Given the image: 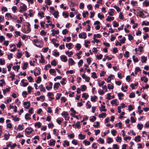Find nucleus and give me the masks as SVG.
<instances>
[{"label":"nucleus","mask_w":149,"mask_h":149,"mask_svg":"<svg viewBox=\"0 0 149 149\" xmlns=\"http://www.w3.org/2000/svg\"><path fill=\"white\" fill-rule=\"evenodd\" d=\"M61 60L64 62H65L67 61V57L65 55H62L60 56Z\"/></svg>","instance_id":"obj_4"},{"label":"nucleus","mask_w":149,"mask_h":149,"mask_svg":"<svg viewBox=\"0 0 149 149\" xmlns=\"http://www.w3.org/2000/svg\"><path fill=\"white\" fill-rule=\"evenodd\" d=\"M10 135V134L9 133L8 134H5L4 135V136L5 139L6 140H8Z\"/></svg>","instance_id":"obj_19"},{"label":"nucleus","mask_w":149,"mask_h":149,"mask_svg":"<svg viewBox=\"0 0 149 149\" xmlns=\"http://www.w3.org/2000/svg\"><path fill=\"white\" fill-rule=\"evenodd\" d=\"M52 34L53 36H54L55 34H58L59 33V31L58 30H55L54 29H52Z\"/></svg>","instance_id":"obj_7"},{"label":"nucleus","mask_w":149,"mask_h":149,"mask_svg":"<svg viewBox=\"0 0 149 149\" xmlns=\"http://www.w3.org/2000/svg\"><path fill=\"white\" fill-rule=\"evenodd\" d=\"M68 32V31L66 29H65L63 30L62 33L64 35L66 34Z\"/></svg>","instance_id":"obj_51"},{"label":"nucleus","mask_w":149,"mask_h":149,"mask_svg":"<svg viewBox=\"0 0 149 149\" xmlns=\"http://www.w3.org/2000/svg\"><path fill=\"white\" fill-rule=\"evenodd\" d=\"M87 88L86 86L85 85H82L81 87V91H84Z\"/></svg>","instance_id":"obj_29"},{"label":"nucleus","mask_w":149,"mask_h":149,"mask_svg":"<svg viewBox=\"0 0 149 149\" xmlns=\"http://www.w3.org/2000/svg\"><path fill=\"white\" fill-rule=\"evenodd\" d=\"M35 126L40 128L41 127V123L39 122L36 123L35 124Z\"/></svg>","instance_id":"obj_40"},{"label":"nucleus","mask_w":149,"mask_h":149,"mask_svg":"<svg viewBox=\"0 0 149 149\" xmlns=\"http://www.w3.org/2000/svg\"><path fill=\"white\" fill-rule=\"evenodd\" d=\"M134 109L133 107L131 105H130L128 106V110L129 111H131Z\"/></svg>","instance_id":"obj_59"},{"label":"nucleus","mask_w":149,"mask_h":149,"mask_svg":"<svg viewBox=\"0 0 149 149\" xmlns=\"http://www.w3.org/2000/svg\"><path fill=\"white\" fill-rule=\"evenodd\" d=\"M114 8L116 9L118 12H119L120 11V8L117 6L114 5Z\"/></svg>","instance_id":"obj_53"},{"label":"nucleus","mask_w":149,"mask_h":149,"mask_svg":"<svg viewBox=\"0 0 149 149\" xmlns=\"http://www.w3.org/2000/svg\"><path fill=\"white\" fill-rule=\"evenodd\" d=\"M89 95L88 94H86V93H83L82 94V97L83 98L84 97L85 99L86 100L88 97Z\"/></svg>","instance_id":"obj_25"},{"label":"nucleus","mask_w":149,"mask_h":149,"mask_svg":"<svg viewBox=\"0 0 149 149\" xmlns=\"http://www.w3.org/2000/svg\"><path fill=\"white\" fill-rule=\"evenodd\" d=\"M5 63V60L4 59L2 60L1 58H0V64L3 65Z\"/></svg>","instance_id":"obj_34"},{"label":"nucleus","mask_w":149,"mask_h":149,"mask_svg":"<svg viewBox=\"0 0 149 149\" xmlns=\"http://www.w3.org/2000/svg\"><path fill=\"white\" fill-rule=\"evenodd\" d=\"M83 61L82 59L80 60L78 63V65L79 67H80L82 65V64L83 63Z\"/></svg>","instance_id":"obj_39"},{"label":"nucleus","mask_w":149,"mask_h":149,"mask_svg":"<svg viewBox=\"0 0 149 149\" xmlns=\"http://www.w3.org/2000/svg\"><path fill=\"white\" fill-rule=\"evenodd\" d=\"M128 36V39L130 40H132L134 38L130 34H129Z\"/></svg>","instance_id":"obj_60"},{"label":"nucleus","mask_w":149,"mask_h":149,"mask_svg":"<svg viewBox=\"0 0 149 149\" xmlns=\"http://www.w3.org/2000/svg\"><path fill=\"white\" fill-rule=\"evenodd\" d=\"M135 96V93L134 92L131 93L129 95V97L130 98H134Z\"/></svg>","instance_id":"obj_45"},{"label":"nucleus","mask_w":149,"mask_h":149,"mask_svg":"<svg viewBox=\"0 0 149 149\" xmlns=\"http://www.w3.org/2000/svg\"><path fill=\"white\" fill-rule=\"evenodd\" d=\"M41 81V78L40 77H38L37 79L36 80V82L38 83L39 84L40 83V82Z\"/></svg>","instance_id":"obj_35"},{"label":"nucleus","mask_w":149,"mask_h":149,"mask_svg":"<svg viewBox=\"0 0 149 149\" xmlns=\"http://www.w3.org/2000/svg\"><path fill=\"white\" fill-rule=\"evenodd\" d=\"M49 49V48L48 47H44L43 48V52L44 53L46 52Z\"/></svg>","instance_id":"obj_61"},{"label":"nucleus","mask_w":149,"mask_h":149,"mask_svg":"<svg viewBox=\"0 0 149 149\" xmlns=\"http://www.w3.org/2000/svg\"><path fill=\"white\" fill-rule=\"evenodd\" d=\"M106 114L105 113H103L101 114H100L99 115V117L100 118H102L103 116H105Z\"/></svg>","instance_id":"obj_36"},{"label":"nucleus","mask_w":149,"mask_h":149,"mask_svg":"<svg viewBox=\"0 0 149 149\" xmlns=\"http://www.w3.org/2000/svg\"><path fill=\"white\" fill-rule=\"evenodd\" d=\"M20 8L22 10L24 11L26 10L27 7L25 4H24L22 6L20 7Z\"/></svg>","instance_id":"obj_12"},{"label":"nucleus","mask_w":149,"mask_h":149,"mask_svg":"<svg viewBox=\"0 0 149 149\" xmlns=\"http://www.w3.org/2000/svg\"><path fill=\"white\" fill-rule=\"evenodd\" d=\"M108 89H113V86L112 85H111L110 84H108Z\"/></svg>","instance_id":"obj_54"},{"label":"nucleus","mask_w":149,"mask_h":149,"mask_svg":"<svg viewBox=\"0 0 149 149\" xmlns=\"http://www.w3.org/2000/svg\"><path fill=\"white\" fill-rule=\"evenodd\" d=\"M49 85L50 86V87L47 86L46 87V88L48 91H49L50 89H51L52 88V86L53 85L52 83V82H50Z\"/></svg>","instance_id":"obj_9"},{"label":"nucleus","mask_w":149,"mask_h":149,"mask_svg":"<svg viewBox=\"0 0 149 149\" xmlns=\"http://www.w3.org/2000/svg\"><path fill=\"white\" fill-rule=\"evenodd\" d=\"M97 16L98 17L101 19L104 18V15H101L100 13H98V14Z\"/></svg>","instance_id":"obj_37"},{"label":"nucleus","mask_w":149,"mask_h":149,"mask_svg":"<svg viewBox=\"0 0 149 149\" xmlns=\"http://www.w3.org/2000/svg\"><path fill=\"white\" fill-rule=\"evenodd\" d=\"M97 98V97L95 95L94 97H92L91 98V100L92 101L95 102L96 101V99Z\"/></svg>","instance_id":"obj_32"},{"label":"nucleus","mask_w":149,"mask_h":149,"mask_svg":"<svg viewBox=\"0 0 149 149\" xmlns=\"http://www.w3.org/2000/svg\"><path fill=\"white\" fill-rule=\"evenodd\" d=\"M143 127V124H138L137 125V127L138 129H139L140 130H141L142 129Z\"/></svg>","instance_id":"obj_23"},{"label":"nucleus","mask_w":149,"mask_h":149,"mask_svg":"<svg viewBox=\"0 0 149 149\" xmlns=\"http://www.w3.org/2000/svg\"><path fill=\"white\" fill-rule=\"evenodd\" d=\"M79 138L81 140H83L85 138V136L82 135L81 134H80L78 136Z\"/></svg>","instance_id":"obj_16"},{"label":"nucleus","mask_w":149,"mask_h":149,"mask_svg":"<svg viewBox=\"0 0 149 149\" xmlns=\"http://www.w3.org/2000/svg\"><path fill=\"white\" fill-rule=\"evenodd\" d=\"M40 74V70L36 68L34 72V74L35 76H36Z\"/></svg>","instance_id":"obj_5"},{"label":"nucleus","mask_w":149,"mask_h":149,"mask_svg":"<svg viewBox=\"0 0 149 149\" xmlns=\"http://www.w3.org/2000/svg\"><path fill=\"white\" fill-rule=\"evenodd\" d=\"M55 141L53 140L52 141H50V142L49 143V145L50 146H54L55 144Z\"/></svg>","instance_id":"obj_28"},{"label":"nucleus","mask_w":149,"mask_h":149,"mask_svg":"<svg viewBox=\"0 0 149 149\" xmlns=\"http://www.w3.org/2000/svg\"><path fill=\"white\" fill-rule=\"evenodd\" d=\"M39 88H40V91H41L45 92L46 90L45 88L43 87L42 84H41L39 86Z\"/></svg>","instance_id":"obj_14"},{"label":"nucleus","mask_w":149,"mask_h":149,"mask_svg":"<svg viewBox=\"0 0 149 149\" xmlns=\"http://www.w3.org/2000/svg\"><path fill=\"white\" fill-rule=\"evenodd\" d=\"M60 85V84L59 82L56 83L54 85V88H58L59 87V86Z\"/></svg>","instance_id":"obj_17"},{"label":"nucleus","mask_w":149,"mask_h":149,"mask_svg":"<svg viewBox=\"0 0 149 149\" xmlns=\"http://www.w3.org/2000/svg\"><path fill=\"white\" fill-rule=\"evenodd\" d=\"M28 63L27 62L24 63L23 64V65L22 67V69L24 70L26 69L28 66Z\"/></svg>","instance_id":"obj_21"},{"label":"nucleus","mask_w":149,"mask_h":149,"mask_svg":"<svg viewBox=\"0 0 149 149\" xmlns=\"http://www.w3.org/2000/svg\"><path fill=\"white\" fill-rule=\"evenodd\" d=\"M41 60L40 61V62L42 63H43L45 62V60L43 56L41 54Z\"/></svg>","instance_id":"obj_50"},{"label":"nucleus","mask_w":149,"mask_h":149,"mask_svg":"<svg viewBox=\"0 0 149 149\" xmlns=\"http://www.w3.org/2000/svg\"><path fill=\"white\" fill-rule=\"evenodd\" d=\"M58 11L55 12L53 13V15L56 18H57L58 15Z\"/></svg>","instance_id":"obj_27"},{"label":"nucleus","mask_w":149,"mask_h":149,"mask_svg":"<svg viewBox=\"0 0 149 149\" xmlns=\"http://www.w3.org/2000/svg\"><path fill=\"white\" fill-rule=\"evenodd\" d=\"M114 10L113 9H111L110 10V11L109 12V14L110 16H113L112 13H113Z\"/></svg>","instance_id":"obj_49"},{"label":"nucleus","mask_w":149,"mask_h":149,"mask_svg":"<svg viewBox=\"0 0 149 149\" xmlns=\"http://www.w3.org/2000/svg\"><path fill=\"white\" fill-rule=\"evenodd\" d=\"M62 116H64V117L68 116L69 114L66 112L63 111L61 113Z\"/></svg>","instance_id":"obj_30"},{"label":"nucleus","mask_w":149,"mask_h":149,"mask_svg":"<svg viewBox=\"0 0 149 149\" xmlns=\"http://www.w3.org/2000/svg\"><path fill=\"white\" fill-rule=\"evenodd\" d=\"M63 15L65 17V18H66L68 17V13L63 12Z\"/></svg>","instance_id":"obj_55"},{"label":"nucleus","mask_w":149,"mask_h":149,"mask_svg":"<svg viewBox=\"0 0 149 149\" xmlns=\"http://www.w3.org/2000/svg\"><path fill=\"white\" fill-rule=\"evenodd\" d=\"M14 47V48L13 49H11L10 50V51L12 52H14L16 49V47L14 45H12L11 46H10V47L12 48V47Z\"/></svg>","instance_id":"obj_26"},{"label":"nucleus","mask_w":149,"mask_h":149,"mask_svg":"<svg viewBox=\"0 0 149 149\" xmlns=\"http://www.w3.org/2000/svg\"><path fill=\"white\" fill-rule=\"evenodd\" d=\"M5 39V37L2 36H0V42H2L3 40Z\"/></svg>","instance_id":"obj_43"},{"label":"nucleus","mask_w":149,"mask_h":149,"mask_svg":"<svg viewBox=\"0 0 149 149\" xmlns=\"http://www.w3.org/2000/svg\"><path fill=\"white\" fill-rule=\"evenodd\" d=\"M28 92L30 93H31V90L32 89V88L31 86H29L28 87Z\"/></svg>","instance_id":"obj_62"},{"label":"nucleus","mask_w":149,"mask_h":149,"mask_svg":"<svg viewBox=\"0 0 149 149\" xmlns=\"http://www.w3.org/2000/svg\"><path fill=\"white\" fill-rule=\"evenodd\" d=\"M69 64L71 65H73L74 63V62L72 58H70L68 61Z\"/></svg>","instance_id":"obj_10"},{"label":"nucleus","mask_w":149,"mask_h":149,"mask_svg":"<svg viewBox=\"0 0 149 149\" xmlns=\"http://www.w3.org/2000/svg\"><path fill=\"white\" fill-rule=\"evenodd\" d=\"M32 131V129L31 127L27 128L25 130V132L28 134L31 133Z\"/></svg>","instance_id":"obj_3"},{"label":"nucleus","mask_w":149,"mask_h":149,"mask_svg":"<svg viewBox=\"0 0 149 149\" xmlns=\"http://www.w3.org/2000/svg\"><path fill=\"white\" fill-rule=\"evenodd\" d=\"M76 47L77 48V50H79L81 48V45L80 44L77 43L76 45Z\"/></svg>","instance_id":"obj_52"},{"label":"nucleus","mask_w":149,"mask_h":149,"mask_svg":"<svg viewBox=\"0 0 149 149\" xmlns=\"http://www.w3.org/2000/svg\"><path fill=\"white\" fill-rule=\"evenodd\" d=\"M13 68L15 70L16 69H17V71L18 72V71L19 70V69L20 68V67L19 65H17L16 66H14L13 67Z\"/></svg>","instance_id":"obj_33"},{"label":"nucleus","mask_w":149,"mask_h":149,"mask_svg":"<svg viewBox=\"0 0 149 149\" xmlns=\"http://www.w3.org/2000/svg\"><path fill=\"white\" fill-rule=\"evenodd\" d=\"M27 79L29 80V82H31L33 81V79L31 76L28 77L27 78Z\"/></svg>","instance_id":"obj_56"},{"label":"nucleus","mask_w":149,"mask_h":149,"mask_svg":"<svg viewBox=\"0 0 149 149\" xmlns=\"http://www.w3.org/2000/svg\"><path fill=\"white\" fill-rule=\"evenodd\" d=\"M79 38H81L86 39V33L84 32H83L82 33H81L79 35Z\"/></svg>","instance_id":"obj_2"},{"label":"nucleus","mask_w":149,"mask_h":149,"mask_svg":"<svg viewBox=\"0 0 149 149\" xmlns=\"http://www.w3.org/2000/svg\"><path fill=\"white\" fill-rule=\"evenodd\" d=\"M72 45V44L71 43H66V46L68 48V49H70L71 48Z\"/></svg>","instance_id":"obj_20"},{"label":"nucleus","mask_w":149,"mask_h":149,"mask_svg":"<svg viewBox=\"0 0 149 149\" xmlns=\"http://www.w3.org/2000/svg\"><path fill=\"white\" fill-rule=\"evenodd\" d=\"M147 57L145 56H142L141 57V61L142 63H146L147 61Z\"/></svg>","instance_id":"obj_11"},{"label":"nucleus","mask_w":149,"mask_h":149,"mask_svg":"<svg viewBox=\"0 0 149 149\" xmlns=\"http://www.w3.org/2000/svg\"><path fill=\"white\" fill-rule=\"evenodd\" d=\"M149 25V22H147L146 23L145 21H143V22L142 25H145L146 26H147Z\"/></svg>","instance_id":"obj_57"},{"label":"nucleus","mask_w":149,"mask_h":149,"mask_svg":"<svg viewBox=\"0 0 149 149\" xmlns=\"http://www.w3.org/2000/svg\"><path fill=\"white\" fill-rule=\"evenodd\" d=\"M140 138L141 136L139 135H138L137 136H135L134 139V141H135L137 142H139L141 140L140 139Z\"/></svg>","instance_id":"obj_8"},{"label":"nucleus","mask_w":149,"mask_h":149,"mask_svg":"<svg viewBox=\"0 0 149 149\" xmlns=\"http://www.w3.org/2000/svg\"><path fill=\"white\" fill-rule=\"evenodd\" d=\"M114 76L113 75L111 74L109 76L107 79V82L108 83H109L111 82V77H113Z\"/></svg>","instance_id":"obj_18"},{"label":"nucleus","mask_w":149,"mask_h":149,"mask_svg":"<svg viewBox=\"0 0 149 149\" xmlns=\"http://www.w3.org/2000/svg\"><path fill=\"white\" fill-rule=\"evenodd\" d=\"M31 116V115L28 113H26L25 116V119L26 120H29L31 119V118L29 116Z\"/></svg>","instance_id":"obj_13"},{"label":"nucleus","mask_w":149,"mask_h":149,"mask_svg":"<svg viewBox=\"0 0 149 149\" xmlns=\"http://www.w3.org/2000/svg\"><path fill=\"white\" fill-rule=\"evenodd\" d=\"M138 13L139 14V16L142 18H145L146 17V16L144 15V14L142 11H139Z\"/></svg>","instance_id":"obj_15"},{"label":"nucleus","mask_w":149,"mask_h":149,"mask_svg":"<svg viewBox=\"0 0 149 149\" xmlns=\"http://www.w3.org/2000/svg\"><path fill=\"white\" fill-rule=\"evenodd\" d=\"M141 81H144L145 83H146L148 81L147 78L145 76H143L141 77Z\"/></svg>","instance_id":"obj_6"},{"label":"nucleus","mask_w":149,"mask_h":149,"mask_svg":"<svg viewBox=\"0 0 149 149\" xmlns=\"http://www.w3.org/2000/svg\"><path fill=\"white\" fill-rule=\"evenodd\" d=\"M101 37V35L99 34H95L94 35V38H100Z\"/></svg>","instance_id":"obj_47"},{"label":"nucleus","mask_w":149,"mask_h":149,"mask_svg":"<svg viewBox=\"0 0 149 149\" xmlns=\"http://www.w3.org/2000/svg\"><path fill=\"white\" fill-rule=\"evenodd\" d=\"M107 139L108 141H107V142L109 144L110 143L113 141V139L109 137Z\"/></svg>","instance_id":"obj_48"},{"label":"nucleus","mask_w":149,"mask_h":149,"mask_svg":"<svg viewBox=\"0 0 149 149\" xmlns=\"http://www.w3.org/2000/svg\"><path fill=\"white\" fill-rule=\"evenodd\" d=\"M83 142L84 143L85 145H89L90 144V142L86 140H84Z\"/></svg>","instance_id":"obj_31"},{"label":"nucleus","mask_w":149,"mask_h":149,"mask_svg":"<svg viewBox=\"0 0 149 149\" xmlns=\"http://www.w3.org/2000/svg\"><path fill=\"white\" fill-rule=\"evenodd\" d=\"M72 143L75 145H77L78 144L77 141L74 139L72 140Z\"/></svg>","instance_id":"obj_64"},{"label":"nucleus","mask_w":149,"mask_h":149,"mask_svg":"<svg viewBox=\"0 0 149 149\" xmlns=\"http://www.w3.org/2000/svg\"><path fill=\"white\" fill-rule=\"evenodd\" d=\"M51 64L52 65L55 66L56 65V62L55 60L54 59L53 61L51 62Z\"/></svg>","instance_id":"obj_46"},{"label":"nucleus","mask_w":149,"mask_h":149,"mask_svg":"<svg viewBox=\"0 0 149 149\" xmlns=\"http://www.w3.org/2000/svg\"><path fill=\"white\" fill-rule=\"evenodd\" d=\"M45 3L48 5H50L51 4V0H46Z\"/></svg>","instance_id":"obj_42"},{"label":"nucleus","mask_w":149,"mask_h":149,"mask_svg":"<svg viewBox=\"0 0 149 149\" xmlns=\"http://www.w3.org/2000/svg\"><path fill=\"white\" fill-rule=\"evenodd\" d=\"M24 105L25 106L24 107L26 109H28L30 107V104L29 102H25L23 103Z\"/></svg>","instance_id":"obj_1"},{"label":"nucleus","mask_w":149,"mask_h":149,"mask_svg":"<svg viewBox=\"0 0 149 149\" xmlns=\"http://www.w3.org/2000/svg\"><path fill=\"white\" fill-rule=\"evenodd\" d=\"M96 117L95 116H93L92 118L90 119V120L91 122H93L96 120Z\"/></svg>","instance_id":"obj_63"},{"label":"nucleus","mask_w":149,"mask_h":149,"mask_svg":"<svg viewBox=\"0 0 149 149\" xmlns=\"http://www.w3.org/2000/svg\"><path fill=\"white\" fill-rule=\"evenodd\" d=\"M105 107L104 106L101 105V108L100 111H107L106 109L105 108Z\"/></svg>","instance_id":"obj_22"},{"label":"nucleus","mask_w":149,"mask_h":149,"mask_svg":"<svg viewBox=\"0 0 149 149\" xmlns=\"http://www.w3.org/2000/svg\"><path fill=\"white\" fill-rule=\"evenodd\" d=\"M75 72L73 70H68L66 71V73L67 74H72L74 73Z\"/></svg>","instance_id":"obj_44"},{"label":"nucleus","mask_w":149,"mask_h":149,"mask_svg":"<svg viewBox=\"0 0 149 149\" xmlns=\"http://www.w3.org/2000/svg\"><path fill=\"white\" fill-rule=\"evenodd\" d=\"M129 52L128 51H126L125 54H124V56L125 57H128L129 56Z\"/></svg>","instance_id":"obj_41"},{"label":"nucleus","mask_w":149,"mask_h":149,"mask_svg":"<svg viewBox=\"0 0 149 149\" xmlns=\"http://www.w3.org/2000/svg\"><path fill=\"white\" fill-rule=\"evenodd\" d=\"M13 54L12 53L10 54L7 55L8 58L10 60L11 58H13Z\"/></svg>","instance_id":"obj_58"},{"label":"nucleus","mask_w":149,"mask_h":149,"mask_svg":"<svg viewBox=\"0 0 149 149\" xmlns=\"http://www.w3.org/2000/svg\"><path fill=\"white\" fill-rule=\"evenodd\" d=\"M114 19V18L113 17H111L110 16H108L107 18L106 19V20L108 21H111V20H113Z\"/></svg>","instance_id":"obj_24"},{"label":"nucleus","mask_w":149,"mask_h":149,"mask_svg":"<svg viewBox=\"0 0 149 149\" xmlns=\"http://www.w3.org/2000/svg\"><path fill=\"white\" fill-rule=\"evenodd\" d=\"M92 75L91 76V77L93 78V79H95L97 78V76H96V73L95 72H93L92 73Z\"/></svg>","instance_id":"obj_38"}]
</instances>
